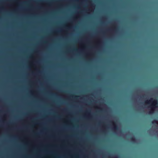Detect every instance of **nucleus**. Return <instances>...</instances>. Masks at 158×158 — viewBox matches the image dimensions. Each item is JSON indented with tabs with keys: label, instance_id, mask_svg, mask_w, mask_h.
Returning <instances> with one entry per match:
<instances>
[{
	"label": "nucleus",
	"instance_id": "nucleus-4",
	"mask_svg": "<svg viewBox=\"0 0 158 158\" xmlns=\"http://www.w3.org/2000/svg\"><path fill=\"white\" fill-rule=\"evenodd\" d=\"M152 124H156L158 125V122H157V121L156 120H154L152 122Z\"/></svg>",
	"mask_w": 158,
	"mask_h": 158
},
{
	"label": "nucleus",
	"instance_id": "nucleus-5",
	"mask_svg": "<svg viewBox=\"0 0 158 158\" xmlns=\"http://www.w3.org/2000/svg\"><path fill=\"white\" fill-rule=\"evenodd\" d=\"M114 30L115 31H117L118 30V29L117 28H115Z\"/></svg>",
	"mask_w": 158,
	"mask_h": 158
},
{
	"label": "nucleus",
	"instance_id": "nucleus-1",
	"mask_svg": "<svg viewBox=\"0 0 158 158\" xmlns=\"http://www.w3.org/2000/svg\"><path fill=\"white\" fill-rule=\"evenodd\" d=\"M152 102V104L150 106L151 108V110L149 111L150 114H152L153 113L155 110V109L158 106V103L156 99H154L153 98H151L149 100L145 101V103L149 104L150 103Z\"/></svg>",
	"mask_w": 158,
	"mask_h": 158
},
{
	"label": "nucleus",
	"instance_id": "nucleus-3",
	"mask_svg": "<svg viewBox=\"0 0 158 158\" xmlns=\"http://www.w3.org/2000/svg\"><path fill=\"white\" fill-rule=\"evenodd\" d=\"M131 140L132 142H135L136 141V139L134 137H131Z\"/></svg>",
	"mask_w": 158,
	"mask_h": 158
},
{
	"label": "nucleus",
	"instance_id": "nucleus-7",
	"mask_svg": "<svg viewBox=\"0 0 158 158\" xmlns=\"http://www.w3.org/2000/svg\"><path fill=\"white\" fill-rule=\"evenodd\" d=\"M115 158H118V157L117 156Z\"/></svg>",
	"mask_w": 158,
	"mask_h": 158
},
{
	"label": "nucleus",
	"instance_id": "nucleus-2",
	"mask_svg": "<svg viewBox=\"0 0 158 158\" xmlns=\"http://www.w3.org/2000/svg\"><path fill=\"white\" fill-rule=\"evenodd\" d=\"M111 122L113 123V129L115 131H118V126L115 123H114L112 122Z\"/></svg>",
	"mask_w": 158,
	"mask_h": 158
},
{
	"label": "nucleus",
	"instance_id": "nucleus-6",
	"mask_svg": "<svg viewBox=\"0 0 158 158\" xmlns=\"http://www.w3.org/2000/svg\"><path fill=\"white\" fill-rule=\"evenodd\" d=\"M78 97V96H75V98H77Z\"/></svg>",
	"mask_w": 158,
	"mask_h": 158
}]
</instances>
